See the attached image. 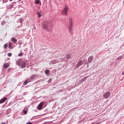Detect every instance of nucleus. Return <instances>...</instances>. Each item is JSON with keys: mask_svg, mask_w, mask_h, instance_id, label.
<instances>
[{"mask_svg": "<svg viewBox=\"0 0 124 124\" xmlns=\"http://www.w3.org/2000/svg\"><path fill=\"white\" fill-rule=\"evenodd\" d=\"M53 21L52 20H47L43 23V28L45 30H47L49 27H51V24H52Z\"/></svg>", "mask_w": 124, "mask_h": 124, "instance_id": "obj_1", "label": "nucleus"}, {"mask_svg": "<svg viewBox=\"0 0 124 124\" xmlns=\"http://www.w3.org/2000/svg\"><path fill=\"white\" fill-rule=\"evenodd\" d=\"M68 9H69V8L68 7V6L66 5H65V6L63 8V9L62 12V15H66V14H67V12H68Z\"/></svg>", "mask_w": 124, "mask_h": 124, "instance_id": "obj_2", "label": "nucleus"}, {"mask_svg": "<svg viewBox=\"0 0 124 124\" xmlns=\"http://www.w3.org/2000/svg\"><path fill=\"white\" fill-rule=\"evenodd\" d=\"M18 65L22 66V68H25V65H26V62L23 61H20L18 62Z\"/></svg>", "mask_w": 124, "mask_h": 124, "instance_id": "obj_3", "label": "nucleus"}, {"mask_svg": "<svg viewBox=\"0 0 124 124\" xmlns=\"http://www.w3.org/2000/svg\"><path fill=\"white\" fill-rule=\"evenodd\" d=\"M109 95H110V92H109L105 93L103 94V96L106 99H107V98H108L109 97Z\"/></svg>", "mask_w": 124, "mask_h": 124, "instance_id": "obj_4", "label": "nucleus"}, {"mask_svg": "<svg viewBox=\"0 0 124 124\" xmlns=\"http://www.w3.org/2000/svg\"><path fill=\"white\" fill-rule=\"evenodd\" d=\"M43 105H44V102H41L39 105L38 106V109L39 110H41L42 109V107H43Z\"/></svg>", "mask_w": 124, "mask_h": 124, "instance_id": "obj_5", "label": "nucleus"}, {"mask_svg": "<svg viewBox=\"0 0 124 124\" xmlns=\"http://www.w3.org/2000/svg\"><path fill=\"white\" fill-rule=\"evenodd\" d=\"M11 40L12 42H13V43H14V44H16V43L18 41V40H17V39L14 37L12 38L11 39Z\"/></svg>", "mask_w": 124, "mask_h": 124, "instance_id": "obj_6", "label": "nucleus"}, {"mask_svg": "<svg viewBox=\"0 0 124 124\" xmlns=\"http://www.w3.org/2000/svg\"><path fill=\"white\" fill-rule=\"evenodd\" d=\"M6 100H7V98L4 97L0 100V104H1L2 103H4V102H5Z\"/></svg>", "mask_w": 124, "mask_h": 124, "instance_id": "obj_7", "label": "nucleus"}, {"mask_svg": "<svg viewBox=\"0 0 124 124\" xmlns=\"http://www.w3.org/2000/svg\"><path fill=\"white\" fill-rule=\"evenodd\" d=\"M73 23L72 22V19H70L68 28H73Z\"/></svg>", "mask_w": 124, "mask_h": 124, "instance_id": "obj_8", "label": "nucleus"}, {"mask_svg": "<svg viewBox=\"0 0 124 124\" xmlns=\"http://www.w3.org/2000/svg\"><path fill=\"white\" fill-rule=\"evenodd\" d=\"M82 64H83V63H82L81 60H79L77 64V68H78V67H79L80 65H82Z\"/></svg>", "mask_w": 124, "mask_h": 124, "instance_id": "obj_9", "label": "nucleus"}, {"mask_svg": "<svg viewBox=\"0 0 124 124\" xmlns=\"http://www.w3.org/2000/svg\"><path fill=\"white\" fill-rule=\"evenodd\" d=\"M36 13H37L38 16H39V18H41V16H42V14H43L42 12H37Z\"/></svg>", "mask_w": 124, "mask_h": 124, "instance_id": "obj_10", "label": "nucleus"}, {"mask_svg": "<svg viewBox=\"0 0 124 124\" xmlns=\"http://www.w3.org/2000/svg\"><path fill=\"white\" fill-rule=\"evenodd\" d=\"M3 67L4 68H8V67H9V64L7 63H5L3 64Z\"/></svg>", "mask_w": 124, "mask_h": 124, "instance_id": "obj_11", "label": "nucleus"}, {"mask_svg": "<svg viewBox=\"0 0 124 124\" xmlns=\"http://www.w3.org/2000/svg\"><path fill=\"white\" fill-rule=\"evenodd\" d=\"M66 59H71V57H72V55L70 54H68L66 56Z\"/></svg>", "mask_w": 124, "mask_h": 124, "instance_id": "obj_12", "label": "nucleus"}, {"mask_svg": "<svg viewBox=\"0 0 124 124\" xmlns=\"http://www.w3.org/2000/svg\"><path fill=\"white\" fill-rule=\"evenodd\" d=\"M93 59V56H92L89 57L88 58V62H92V61Z\"/></svg>", "mask_w": 124, "mask_h": 124, "instance_id": "obj_13", "label": "nucleus"}, {"mask_svg": "<svg viewBox=\"0 0 124 124\" xmlns=\"http://www.w3.org/2000/svg\"><path fill=\"white\" fill-rule=\"evenodd\" d=\"M69 29V32L71 34H73V30H72L73 28H68Z\"/></svg>", "mask_w": 124, "mask_h": 124, "instance_id": "obj_14", "label": "nucleus"}, {"mask_svg": "<svg viewBox=\"0 0 124 124\" xmlns=\"http://www.w3.org/2000/svg\"><path fill=\"white\" fill-rule=\"evenodd\" d=\"M57 62H58V60H54L51 61L52 64H55V63H57Z\"/></svg>", "mask_w": 124, "mask_h": 124, "instance_id": "obj_15", "label": "nucleus"}, {"mask_svg": "<svg viewBox=\"0 0 124 124\" xmlns=\"http://www.w3.org/2000/svg\"><path fill=\"white\" fill-rule=\"evenodd\" d=\"M45 74L47 75L50 73V71L49 70H46L45 71Z\"/></svg>", "mask_w": 124, "mask_h": 124, "instance_id": "obj_16", "label": "nucleus"}, {"mask_svg": "<svg viewBox=\"0 0 124 124\" xmlns=\"http://www.w3.org/2000/svg\"><path fill=\"white\" fill-rule=\"evenodd\" d=\"M89 77V76L88 77H85L84 78H82L81 79V81H83V82L86 81L87 80V79H88V78Z\"/></svg>", "mask_w": 124, "mask_h": 124, "instance_id": "obj_17", "label": "nucleus"}, {"mask_svg": "<svg viewBox=\"0 0 124 124\" xmlns=\"http://www.w3.org/2000/svg\"><path fill=\"white\" fill-rule=\"evenodd\" d=\"M13 8V5L12 4H11V5H9L8 6V9H11L12 8Z\"/></svg>", "mask_w": 124, "mask_h": 124, "instance_id": "obj_18", "label": "nucleus"}, {"mask_svg": "<svg viewBox=\"0 0 124 124\" xmlns=\"http://www.w3.org/2000/svg\"><path fill=\"white\" fill-rule=\"evenodd\" d=\"M11 48H12V43L10 42L9 43V48L11 49Z\"/></svg>", "mask_w": 124, "mask_h": 124, "instance_id": "obj_19", "label": "nucleus"}, {"mask_svg": "<svg viewBox=\"0 0 124 124\" xmlns=\"http://www.w3.org/2000/svg\"><path fill=\"white\" fill-rule=\"evenodd\" d=\"M35 3H36V4H39V3H40V1H39V0H36L35 1Z\"/></svg>", "mask_w": 124, "mask_h": 124, "instance_id": "obj_20", "label": "nucleus"}, {"mask_svg": "<svg viewBox=\"0 0 124 124\" xmlns=\"http://www.w3.org/2000/svg\"><path fill=\"white\" fill-rule=\"evenodd\" d=\"M28 83H29V82H28V81H27V80H26L23 83V85L24 86H26V85H27V84H28Z\"/></svg>", "mask_w": 124, "mask_h": 124, "instance_id": "obj_21", "label": "nucleus"}, {"mask_svg": "<svg viewBox=\"0 0 124 124\" xmlns=\"http://www.w3.org/2000/svg\"><path fill=\"white\" fill-rule=\"evenodd\" d=\"M8 47V45H7V44H5L4 45V48L5 49H6V48H7Z\"/></svg>", "mask_w": 124, "mask_h": 124, "instance_id": "obj_22", "label": "nucleus"}, {"mask_svg": "<svg viewBox=\"0 0 124 124\" xmlns=\"http://www.w3.org/2000/svg\"><path fill=\"white\" fill-rule=\"evenodd\" d=\"M31 79V80H34V79H35V76L34 75L32 76Z\"/></svg>", "mask_w": 124, "mask_h": 124, "instance_id": "obj_23", "label": "nucleus"}, {"mask_svg": "<svg viewBox=\"0 0 124 124\" xmlns=\"http://www.w3.org/2000/svg\"><path fill=\"white\" fill-rule=\"evenodd\" d=\"M24 55V53L23 52H21L18 54L19 57H22Z\"/></svg>", "mask_w": 124, "mask_h": 124, "instance_id": "obj_24", "label": "nucleus"}, {"mask_svg": "<svg viewBox=\"0 0 124 124\" xmlns=\"http://www.w3.org/2000/svg\"><path fill=\"white\" fill-rule=\"evenodd\" d=\"M3 3H5L8 1V0H2Z\"/></svg>", "mask_w": 124, "mask_h": 124, "instance_id": "obj_25", "label": "nucleus"}, {"mask_svg": "<svg viewBox=\"0 0 124 124\" xmlns=\"http://www.w3.org/2000/svg\"><path fill=\"white\" fill-rule=\"evenodd\" d=\"M12 56V53H9L8 54V57H11Z\"/></svg>", "mask_w": 124, "mask_h": 124, "instance_id": "obj_26", "label": "nucleus"}, {"mask_svg": "<svg viewBox=\"0 0 124 124\" xmlns=\"http://www.w3.org/2000/svg\"><path fill=\"white\" fill-rule=\"evenodd\" d=\"M5 22L2 21V22H1V25L2 26H3V25H5Z\"/></svg>", "mask_w": 124, "mask_h": 124, "instance_id": "obj_27", "label": "nucleus"}, {"mask_svg": "<svg viewBox=\"0 0 124 124\" xmlns=\"http://www.w3.org/2000/svg\"><path fill=\"white\" fill-rule=\"evenodd\" d=\"M19 22H20V24H22V22H23V19L20 18L19 19Z\"/></svg>", "mask_w": 124, "mask_h": 124, "instance_id": "obj_28", "label": "nucleus"}, {"mask_svg": "<svg viewBox=\"0 0 124 124\" xmlns=\"http://www.w3.org/2000/svg\"><path fill=\"white\" fill-rule=\"evenodd\" d=\"M23 113H24V114H27V113H28V111L26 110H24Z\"/></svg>", "mask_w": 124, "mask_h": 124, "instance_id": "obj_29", "label": "nucleus"}, {"mask_svg": "<svg viewBox=\"0 0 124 124\" xmlns=\"http://www.w3.org/2000/svg\"><path fill=\"white\" fill-rule=\"evenodd\" d=\"M122 75H124V71L122 73Z\"/></svg>", "mask_w": 124, "mask_h": 124, "instance_id": "obj_30", "label": "nucleus"}, {"mask_svg": "<svg viewBox=\"0 0 124 124\" xmlns=\"http://www.w3.org/2000/svg\"><path fill=\"white\" fill-rule=\"evenodd\" d=\"M62 62H65V60L63 59V60H62Z\"/></svg>", "mask_w": 124, "mask_h": 124, "instance_id": "obj_31", "label": "nucleus"}, {"mask_svg": "<svg viewBox=\"0 0 124 124\" xmlns=\"http://www.w3.org/2000/svg\"><path fill=\"white\" fill-rule=\"evenodd\" d=\"M34 30H36V27L34 28Z\"/></svg>", "mask_w": 124, "mask_h": 124, "instance_id": "obj_32", "label": "nucleus"}, {"mask_svg": "<svg viewBox=\"0 0 124 124\" xmlns=\"http://www.w3.org/2000/svg\"><path fill=\"white\" fill-rule=\"evenodd\" d=\"M19 1H22V0H18Z\"/></svg>", "mask_w": 124, "mask_h": 124, "instance_id": "obj_33", "label": "nucleus"}, {"mask_svg": "<svg viewBox=\"0 0 124 124\" xmlns=\"http://www.w3.org/2000/svg\"><path fill=\"white\" fill-rule=\"evenodd\" d=\"M10 69H11V68H9V69H8V70H10Z\"/></svg>", "mask_w": 124, "mask_h": 124, "instance_id": "obj_34", "label": "nucleus"}, {"mask_svg": "<svg viewBox=\"0 0 124 124\" xmlns=\"http://www.w3.org/2000/svg\"><path fill=\"white\" fill-rule=\"evenodd\" d=\"M12 0H10V1H11Z\"/></svg>", "mask_w": 124, "mask_h": 124, "instance_id": "obj_35", "label": "nucleus"}]
</instances>
